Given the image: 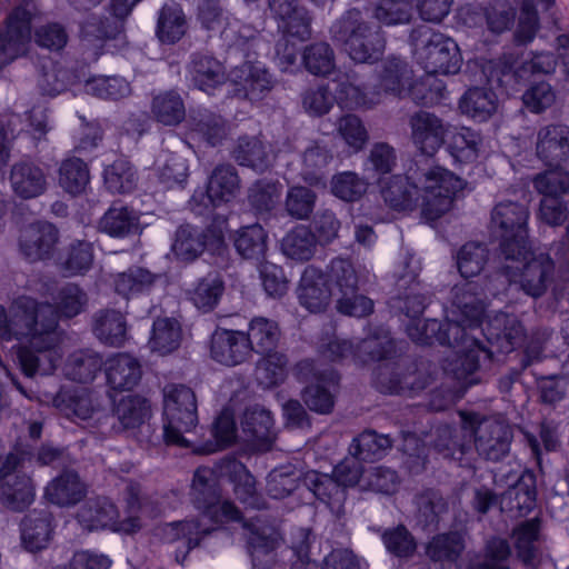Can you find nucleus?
<instances>
[{"mask_svg":"<svg viewBox=\"0 0 569 569\" xmlns=\"http://www.w3.org/2000/svg\"><path fill=\"white\" fill-rule=\"evenodd\" d=\"M87 292L77 283L68 282L53 296V306L63 319H72L84 311L88 305Z\"/></svg>","mask_w":569,"mask_h":569,"instance_id":"56","label":"nucleus"},{"mask_svg":"<svg viewBox=\"0 0 569 569\" xmlns=\"http://www.w3.org/2000/svg\"><path fill=\"white\" fill-rule=\"evenodd\" d=\"M93 247L87 240L71 241L60 253V263L68 276L84 274L93 263Z\"/></svg>","mask_w":569,"mask_h":569,"instance_id":"52","label":"nucleus"},{"mask_svg":"<svg viewBox=\"0 0 569 569\" xmlns=\"http://www.w3.org/2000/svg\"><path fill=\"white\" fill-rule=\"evenodd\" d=\"M151 112L157 122L168 127L178 126L186 118L183 99L174 90L164 91L153 97Z\"/></svg>","mask_w":569,"mask_h":569,"instance_id":"46","label":"nucleus"},{"mask_svg":"<svg viewBox=\"0 0 569 569\" xmlns=\"http://www.w3.org/2000/svg\"><path fill=\"white\" fill-rule=\"evenodd\" d=\"M256 368L259 385L273 388L282 383L288 372V358L283 352L271 351L263 353Z\"/></svg>","mask_w":569,"mask_h":569,"instance_id":"57","label":"nucleus"},{"mask_svg":"<svg viewBox=\"0 0 569 569\" xmlns=\"http://www.w3.org/2000/svg\"><path fill=\"white\" fill-rule=\"evenodd\" d=\"M409 41L416 62L427 73L456 74L462 64L457 42L427 26L412 29Z\"/></svg>","mask_w":569,"mask_h":569,"instance_id":"6","label":"nucleus"},{"mask_svg":"<svg viewBox=\"0 0 569 569\" xmlns=\"http://www.w3.org/2000/svg\"><path fill=\"white\" fill-rule=\"evenodd\" d=\"M181 337V327L176 319L158 318L153 321L149 343L152 351L164 356L179 348Z\"/></svg>","mask_w":569,"mask_h":569,"instance_id":"54","label":"nucleus"},{"mask_svg":"<svg viewBox=\"0 0 569 569\" xmlns=\"http://www.w3.org/2000/svg\"><path fill=\"white\" fill-rule=\"evenodd\" d=\"M86 496V488L76 472H63L46 488L47 499L60 507L72 506Z\"/></svg>","mask_w":569,"mask_h":569,"instance_id":"39","label":"nucleus"},{"mask_svg":"<svg viewBox=\"0 0 569 569\" xmlns=\"http://www.w3.org/2000/svg\"><path fill=\"white\" fill-rule=\"evenodd\" d=\"M214 531L213 528L202 527L199 520H183L167 523L162 529L164 543H181L174 550V560L183 566L191 550Z\"/></svg>","mask_w":569,"mask_h":569,"instance_id":"19","label":"nucleus"},{"mask_svg":"<svg viewBox=\"0 0 569 569\" xmlns=\"http://www.w3.org/2000/svg\"><path fill=\"white\" fill-rule=\"evenodd\" d=\"M396 346L392 340L381 341L377 338L362 339L356 345L349 340L333 339L323 348L322 355L332 362L351 360L358 366L386 361L379 366L376 380L380 391L389 395H406L425 388L417 378L415 365L408 372H400L403 359L396 360Z\"/></svg>","mask_w":569,"mask_h":569,"instance_id":"2","label":"nucleus"},{"mask_svg":"<svg viewBox=\"0 0 569 569\" xmlns=\"http://www.w3.org/2000/svg\"><path fill=\"white\" fill-rule=\"evenodd\" d=\"M21 540L29 551L48 547L53 533V516L50 511L33 509L21 521Z\"/></svg>","mask_w":569,"mask_h":569,"instance_id":"26","label":"nucleus"},{"mask_svg":"<svg viewBox=\"0 0 569 569\" xmlns=\"http://www.w3.org/2000/svg\"><path fill=\"white\" fill-rule=\"evenodd\" d=\"M392 447V440L387 435L375 430H365L353 439L352 455L361 461L375 462L382 459Z\"/></svg>","mask_w":569,"mask_h":569,"instance_id":"50","label":"nucleus"},{"mask_svg":"<svg viewBox=\"0 0 569 569\" xmlns=\"http://www.w3.org/2000/svg\"><path fill=\"white\" fill-rule=\"evenodd\" d=\"M102 369H104V361L98 352L91 349H81L69 355L63 372L69 380L89 383Z\"/></svg>","mask_w":569,"mask_h":569,"instance_id":"33","label":"nucleus"},{"mask_svg":"<svg viewBox=\"0 0 569 569\" xmlns=\"http://www.w3.org/2000/svg\"><path fill=\"white\" fill-rule=\"evenodd\" d=\"M93 333L106 346L122 347L127 341V321L117 310L99 311L94 317Z\"/></svg>","mask_w":569,"mask_h":569,"instance_id":"37","label":"nucleus"},{"mask_svg":"<svg viewBox=\"0 0 569 569\" xmlns=\"http://www.w3.org/2000/svg\"><path fill=\"white\" fill-rule=\"evenodd\" d=\"M332 40L357 63L378 62L386 49V37L380 26L363 20L362 12L347 10L330 28Z\"/></svg>","mask_w":569,"mask_h":569,"instance_id":"5","label":"nucleus"},{"mask_svg":"<svg viewBox=\"0 0 569 569\" xmlns=\"http://www.w3.org/2000/svg\"><path fill=\"white\" fill-rule=\"evenodd\" d=\"M10 182L16 194L23 199L39 197L47 189V177L43 170L28 159L12 166Z\"/></svg>","mask_w":569,"mask_h":569,"instance_id":"29","label":"nucleus"},{"mask_svg":"<svg viewBox=\"0 0 569 569\" xmlns=\"http://www.w3.org/2000/svg\"><path fill=\"white\" fill-rule=\"evenodd\" d=\"M218 461L214 466H200L192 478L190 497L192 505L204 517L216 523L241 521L242 512L230 500H222L219 485Z\"/></svg>","mask_w":569,"mask_h":569,"instance_id":"9","label":"nucleus"},{"mask_svg":"<svg viewBox=\"0 0 569 569\" xmlns=\"http://www.w3.org/2000/svg\"><path fill=\"white\" fill-rule=\"evenodd\" d=\"M163 439L168 446L189 448L190 442L184 432H190L198 425V406L193 390L184 385L172 386L164 395Z\"/></svg>","mask_w":569,"mask_h":569,"instance_id":"11","label":"nucleus"},{"mask_svg":"<svg viewBox=\"0 0 569 569\" xmlns=\"http://www.w3.org/2000/svg\"><path fill=\"white\" fill-rule=\"evenodd\" d=\"M528 207L520 202L502 201L491 212L492 233L499 239L503 259H516L528 253Z\"/></svg>","mask_w":569,"mask_h":569,"instance_id":"8","label":"nucleus"},{"mask_svg":"<svg viewBox=\"0 0 569 569\" xmlns=\"http://www.w3.org/2000/svg\"><path fill=\"white\" fill-rule=\"evenodd\" d=\"M335 290L340 295L337 300L340 313L361 318L373 311L372 300L358 293V276L351 261L343 258L332 259L326 272L307 266L300 279L298 299L309 311L320 312L329 306Z\"/></svg>","mask_w":569,"mask_h":569,"instance_id":"1","label":"nucleus"},{"mask_svg":"<svg viewBox=\"0 0 569 569\" xmlns=\"http://www.w3.org/2000/svg\"><path fill=\"white\" fill-rule=\"evenodd\" d=\"M118 517L117 506L104 497L88 499L77 513L79 523L89 531L113 528Z\"/></svg>","mask_w":569,"mask_h":569,"instance_id":"31","label":"nucleus"},{"mask_svg":"<svg viewBox=\"0 0 569 569\" xmlns=\"http://www.w3.org/2000/svg\"><path fill=\"white\" fill-rule=\"evenodd\" d=\"M508 493L510 510H516L521 517L529 515L535 509L537 502L536 473L528 469L522 471Z\"/></svg>","mask_w":569,"mask_h":569,"instance_id":"48","label":"nucleus"},{"mask_svg":"<svg viewBox=\"0 0 569 569\" xmlns=\"http://www.w3.org/2000/svg\"><path fill=\"white\" fill-rule=\"evenodd\" d=\"M58 228L48 221H37L26 227L19 238V248L29 262L50 259L59 241Z\"/></svg>","mask_w":569,"mask_h":569,"instance_id":"17","label":"nucleus"},{"mask_svg":"<svg viewBox=\"0 0 569 569\" xmlns=\"http://www.w3.org/2000/svg\"><path fill=\"white\" fill-rule=\"evenodd\" d=\"M435 74L427 73V76L409 86V96L417 104L431 107L441 103L446 99V83Z\"/></svg>","mask_w":569,"mask_h":569,"instance_id":"62","label":"nucleus"},{"mask_svg":"<svg viewBox=\"0 0 569 569\" xmlns=\"http://www.w3.org/2000/svg\"><path fill=\"white\" fill-rule=\"evenodd\" d=\"M149 412L150 405L146 398L128 396L114 406L112 418L118 419L122 429H136L144 423Z\"/></svg>","mask_w":569,"mask_h":569,"instance_id":"60","label":"nucleus"},{"mask_svg":"<svg viewBox=\"0 0 569 569\" xmlns=\"http://www.w3.org/2000/svg\"><path fill=\"white\" fill-rule=\"evenodd\" d=\"M537 157L548 167L559 169L569 162V127L548 124L538 131Z\"/></svg>","mask_w":569,"mask_h":569,"instance_id":"20","label":"nucleus"},{"mask_svg":"<svg viewBox=\"0 0 569 569\" xmlns=\"http://www.w3.org/2000/svg\"><path fill=\"white\" fill-rule=\"evenodd\" d=\"M267 238L268 234L260 224L246 226L239 230L234 248L244 259L260 260L267 251Z\"/></svg>","mask_w":569,"mask_h":569,"instance_id":"59","label":"nucleus"},{"mask_svg":"<svg viewBox=\"0 0 569 569\" xmlns=\"http://www.w3.org/2000/svg\"><path fill=\"white\" fill-rule=\"evenodd\" d=\"M280 335V328L276 321L263 317H256L249 322L246 337L251 350L263 355L276 351Z\"/></svg>","mask_w":569,"mask_h":569,"instance_id":"43","label":"nucleus"},{"mask_svg":"<svg viewBox=\"0 0 569 569\" xmlns=\"http://www.w3.org/2000/svg\"><path fill=\"white\" fill-rule=\"evenodd\" d=\"M407 73V62L400 58L392 57L389 58L383 64V69L379 76V86L369 88L367 84L360 83L359 81L358 84L365 88L367 92H379V99L381 98V90L395 96H401L405 91V80Z\"/></svg>","mask_w":569,"mask_h":569,"instance_id":"53","label":"nucleus"},{"mask_svg":"<svg viewBox=\"0 0 569 569\" xmlns=\"http://www.w3.org/2000/svg\"><path fill=\"white\" fill-rule=\"evenodd\" d=\"M188 74L193 86L207 93L226 82L224 66L212 54L197 51L190 56Z\"/></svg>","mask_w":569,"mask_h":569,"instance_id":"24","label":"nucleus"},{"mask_svg":"<svg viewBox=\"0 0 569 569\" xmlns=\"http://www.w3.org/2000/svg\"><path fill=\"white\" fill-rule=\"evenodd\" d=\"M425 330L427 333L418 332L416 327H407L408 337L421 346H456L459 338H466V326L459 322H441L437 319L425 320Z\"/></svg>","mask_w":569,"mask_h":569,"instance_id":"27","label":"nucleus"},{"mask_svg":"<svg viewBox=\"0 0 569 569\" xmlns=\"http://www.w3.org/2000/svg\"><path fill=\"white\" fill-rule=\"evenodd\" d=\"M259 39L248 37L238 39L230 46L231 50L243 52L244 62L234 67L230 72L229 96L237 99L256 101L266 97L274 86L272 74L260 63L251 61V50Z\"/></svg>","mask_w":569,"mask_h":569,"instance_id":"10","label":"nucleus"},{"mask_svg":"<svg viewBox=\"0 0 569 569\" xmlns=\"http://www.w3.org/2000/svg\"><path fill=\"white\" fill-rule=\"evenodd\" d=\"M318 239L312 229L307 226H296L282 239L283 253L297 261H308L312 258Z\"/></svg>","mask_w":569,"mask_h":569,"instance_id":"45","label":"nucleus"},{"mask_svg":"<svg viewBox=\"0 0 569 569\" xmlns=\"http://www.w3.org/2000/svg\"><path fill=\"white\" fill-rule=\"evenodd\" d=\"M251 352L246 332L220 329L211 336V358L221 365L233 367L243 363Z\"/></svg>","mask_w":569,"mask_h":569,"instance_id":"21","label":"nucleus"},{"mask_svg":"<svg viewBox=\"0 0 569 569\" xmlns=\"http://www.w3.org/2000/svg\"><path fill=\"white\" fill-rule=\"evenodd\" d=\"M24 316L31 319H24L28 325L26 338H31V343L40 349H54L58 343L57 329L59 319L57 309L51 303H38L36 300L23 302Z\"/></svg>","mask_w":569,"mask_h":569,"instance_id":"15","label":"nucleus"},{"mask_svg":"<svg viewBox=\"0 0 569 569\" xmlns=\"http://www.w3.org/2000/svg\"><path fill=\"white\" fill-rule=\"evenodd\" d=\"M497 106L498 99L496 93L491 89L482 87L468 89L459 103L463 113L479 122L488 120L497 110Z\"/></svg>","mask_w":569,"mask_h":569,"instance_id":"41","label":"nucleus"},{"mask_svg":"<svg viewBox=\"0 0 569 569\" xmlns=\"http://www.w3.org/2000/svg\"><path fill=\"white\" fill-rule=\"evenodd\" d=\"M482 335L488 343L469 336L459 338L456 359L451 362V371L456 379L468 380L480 368L481 361L490 362L493 353H510L525 341V328L515 317L501 313L486 323Z\"/></svg>","mask_w":569,"mask_h":569,"instance_id":"3","label":"nucleus"},{"mask_svg":"<svg viewBox=\"0 0 569 569\" xmlns=\"http://www.w3.org/2000/svg\"><path fill=\"white\" fill-rule=\"evenodd\" d=\"M23 0L13 7L0 26V71L22 57L32 37L33 13ZM69 34L60 22H47L33 31V42L42 50L61 53L67 47Z\"/></svg>","mask_w":569,"mask_h":569,"instance_id":"4","label":"nucleus"},{"mask_svg":"<svg viewBox=\"0 0 569 569\" xmlns=\"http://www.w3.org/2000/svg\"><path fill=\"white\" fill-rule=\"evenodd\" d=\"M461 418L473 430L475 446L481 457L493 462L508 457L513 433L507 423L489 418L480 420L477 413L462 412Z\"/></svg>","mask_w":569,"mask_h":569,"instance_id":"14","label":"nucleus"},{"mask_svg":"<svg viewBox=\"0 0 569 569\" xmlns=\"http://www.w3.org/2000/svg\"><path fill=\"white\" fill-rule=\"evenodd\" d=\"M186 33V18L177 3H166L159 11L156 34L161 43L174 44Z\"/></svg>","mask_w":569,"mask_h":569,"instance_id":"47","label":"nucleus"},{"mask_svg":"<svg viewBox=\"0 0 569 569\" xmlns=\"http://www.w3.org/2000/svg\"><path fill=\"white\" fill-rule=\"evenodd\" d=\"M381 196L386 204L395 211L421 209V188L411 183L406 176H392L381 187Z\"/></svg>","mask_w":569,"mask_h":569,"instance_id":"28","label":"nucleus"},{"mask_svg":"<svg viewBox=\"0 0 569 569\" xmlns=\"http://www.w3.org/2000/svg\"><path fill=\"white\" fill-rule=\"evenodd\" d=\"M369 183L353 171H342L332 176L331 193L349 203L357 202L366 194Z\"/></svg>","mask_w":569,"mask_h":569,"instance_id":"63","label":"nucleus"},{"mask_svg":"<svg viewBox=\"0 0 569 569\" xmlns=\"http://www.w3.org/2000/svg\"><path fill=\"white\" fill-rule=\"evenodd\" d=\"M386 551L398 559H410L417 551V540L411 531L402 523L389 528H378Z\"/></svg>","mask_w":569,"mask_h":569,"instance_id":"44","label":"nucleus"},{"mask_svg":"<svg viewBox=\"0 0 569 569\" xmlns=\"http://www.w3.org/2000/svg\"><path fill=\"white\" fill-rule=\"evenodd\" d=\"M240 179L237 169L230 164H220L209 177L206 191H196L192 201L217 208L230 202L239 190Z\"/></svg>","mask_w":569,"mask_h":569,"instance_id":"18","label":"nucleus"},{"mask_svg":"<svg viewBox=\"0 0 569 569\" xmlns=\"http://www.w3.org/2000/svg\"><path fill=\"white\" fill-rule=\"evenodd\" d=\"M241 428L253 447L259 451H269L276 440L274 419L271 411L258 405L247 408Z\"/></svg>","mask_w":569,"mask_h":569,"instance_id":"23","label":"nucleus"},{"mask_svg":"<svg viewBox=\"0 0 569 569\" xmlns=\"http://www.w3.org/2000/svg\"><path fill=\"white\" fill-rule=\"evenodd\" d=\"M338 383V376L331 371L328 375L321 373L313 383L305 387L301 398L307 408L319 415H328L335 407V395L331 386Z\"/></svg>","mask_w":569,"mask_h":569,"instance_id":"35","label":"nucleus"},{"mask_svg":"<svg viewBox=\"0 0 569 569\" xmlns=\"http://www.w3.org/2000/svg\"><path fill=\"white\" fill-rule=\"evenodd\" d=\"M283 184L278 179L261 178L248 190V202L257 214L270 213L279 203Z\"/></svg>","mask_w":569,"mask_h":569,"instance_id":"40","label":"nucleus"},{"mask_svg":"<svg viewBox=\"0 0 569 569\" xmlns=\"http://www.w3.org/2000/svg\"><path fill=\"white\" fill-rule=\"evenodd\" d=\"M218 476L233 486L236 498L246 508L257 510L267 508L263 496L257 490L254 477L236 457L226 456L218 460Z\"/></svg>","mask_w":569,"mask_h":569,"instance_id":"16","label":"nucleus"},{"mask_svg":"<svg viewBox=\"0 0 569 569\" xmlns=\"http://www.w3.org/2000/svg\"><path fill=\"white\" fill-rule=\"evenodd\" d=\"M189 127L193 133L211 147L220 144L227 134L224 119L206 108L191 111Z\"/></svg>","mask_w":569,"mask_h":569,"instance_id":"38","label":"nucleus"},{"mask_svg":"<svg viewBox=\"0 0 569 569\" xmlns=\"http://www.w3.org/2000/svg\"><path fill=\"white\" fill-rule=\"evenodd\" d=\"M232 158L239 166L263 172L270 167L266 147L258 137L241 136L232 150Z\"/></svg>","mask_w":569,"mask_h":569,"instance_id":"42","label":"nucleus"},{"mask_svg":"<svg viewBox=\"0 0 569 569\" xmlns=\"http://www.w3.org/2000/svg\"><path fill=\"white\" fill-rule=\"evenodd\" d=\"M556 68V59L552 53L539 52L533 54L529 61H523L518 67L513 63L505 62L501 68V83L513 80L516 84H519L528 72L531 74L536 73H551Z\"/></svg>","mask_w":569,"mask_h":569,"instance_id":"51","label":"nucleus"},{"mask_svg":"<svg viewBox=\"0 0 569 569\" xmlns=\"http://www.w3.org/2000/svg\"><path fill=\"white\" fill-rule=\"evenodd\" d=\"M465 180L446 168L436 166L425 173L421 187V216L435 222L447 213L453 199L463 191Z\"/></svg>","mask_w":569,"mask_h":569,"instance_id":"12","label":"nucleus"},{"mask_svg":"<svg viewBox=\"0 0 569 569\" xmlns=\"http://www.w3.org/2000/svg\"><path fill=\"white\" fill-rule=\"evenodd\" d=\"M140 217L127 206L112 204L101 217L99 229L113 238H124L139 231Z\"/></svg>","mask_w":569,"mask_h":569,"instance_id":"36","label":"nucleus"},{"mask_svg":"<svg viewBox=\"0 0 569 569\" xmlns=\"http://www.w3.org/2000/svg\"><path fill=\"white\" fill-rule=\"evenodd\" d=\"M332 89L318 87L308 90L302 100L305 108L316 116H322L329 112L333 100L348 109L372 108L379 103V92H367L358 84V77L355 72L337 74L332 80Z\"/></svg>","mask_w":569,"mask_h":569,"instance_id":"7","label":"nucleus"},{"mask_svg":"<svg viewBox=\"0 0 569 569\" xmlns=\"http://www.w3.org/2000/svg\"><path fill=\"white\" fill-rule=\"evenodd\" d=\"M412 142L426 156H433L443 144L447 126L442 119L428 111H419L410 118Z\"/></svg>","mask_w":569,"mask_h":569,"instance_id":"22","label":"nucleus"},{"mask_svg":"<svg viewBox=\"0 0 569 569\" xmlns=\"http://www.w3.org/2000/svg\"><path fill=\"white\" fill-rule=\"evenodd\" d=\"M242 526L248 530L247 550L251 557L252 568L271 569L274 565L277 539L250 520H244Z\"/></svg>","mask_w":569,"mask_h":569,"instance_id":"32","label":"nucleus"},{"mask_svg":"<svg viewBox=\"0 0 569 569\" xmlns=\"http://www.w3.org/2000/svg\"><path fill=\"white\" fill-rule=\"evenodd\" d=\"M512 262H523L519 272V266H503L502 274L509 281H519L522 291L533 298L541 297L551 284L555 276V261L548 253L533 254L530 244L525 257L506 259Z\"/></svg>","mask_w":569,"mask_h":569,"instance_id":"13","label":"nucleus"},{"mask_svg":"<svg viewBox=\"0 0 569 569\" xmlns=\"http://www.w3.org/2000/svg\"><path fill=\"white\" fill-rule=\"evenodd\" d=\"M223 291L224 282L221 276L217 272L208 273L198 281L190 300L202 312H210L219 303Z\"/></svg>","mask_w":569,"mask_h":569,"instance_id":"58","label":"nucleus"},{"mask_svg":"<svg viewBox=\"0 0 569 569\" xmlns=\"http://www.w3.org/2000/svg\"><path fill=\"white\" fill-rule=\"evenodd\" d=\"M207 247V236L198 227L181 224L176 231L172 250L182 261L196 260Z\"/></svg>","mask_w":569,"mask_h":569,"instance_id":"49","label":"nucleus"},{"mask_svg":"<svg viewBox=\"0 0 569 569\" xmlns=\"http://www.w3.org/2000/svg\"><path fill=\"white\" fill-rule=\"evenodd\" d=\"M136 171L126 159H117L103 170L106 188L111 193H129L136 187Z\"/></svg>","mask_w":569,"mask_h":569,"instance_id":"64","label":"nucleus"},{"mask_svg":"<svg viewBox=\"0 0 569 569\" xmlns=\"http://www.w3.org/2000/svg\"><path fill=\"white\" fill-rule=\"evenodd\" d=\"M36 498V488L28 476H9L0 480V503L10 511L27 510Z\"/></svg>","mask_w":569,"mask_h":569,"instance_id":"30","label":"nucleus"},{"mask_svg":"<svg viewBox=\"0 0 569 569\" xmlns=\"http://www.w3.org/2000/svg\"><path fill=\"white\" fill-rule=\"evenodd\" d=\"M104 373L112 390L130 391L140 382L142 367L133 356L119 352L104 361Z\"/></svg>","mask_w":569,"mask_h":569,"instance_id":"25","label":"nucleus"},{"mask_svg":"<svg viewBox=\"0 0 569 569\" xmlns=\"http://www.w3.org/2000/svg\"><path fill=\"white\" fill-rule=\"evenodd\" d=\"M303 481L315 497L328 506L340 503L345 500L346 488L331 476L311 471L305 476Z\"/></svg>","mask_w":569,"mask_h":569,"instance_id":"55","label":"nucleus"},{"mask_svg":"<svg viewBox=\"0 0 569 569\" xmlns=\"http://www.w3.org/2000/svg\"><path fill=\"white\" fill-rule=\"evenodd\" d=\"M154 274L140 267H131L119 273L114 280L116 292L127 299L148 292L154 282Z\"/></svg>","mask_w":569,"mask_h":569,"instance_id":"61","label":"nucleus"},{"mask_svg":"<svg viewBox=\"0 0 569 569\" xmlns=\"http://www.w3.org/2000/svg\"><path fill=\"white\" fill-rule=\"evenodd\" d=\"M481 138L470 128L460 129L447 127L443 144L455 162L470 163L478 158Z\"/></svg>","mask_w":569,"mask_h":569,"instance_id":"34","label":"nucleus"}]
</instances>
